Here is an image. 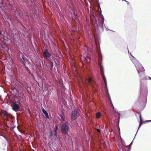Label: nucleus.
I'll list each match as a JSON object with an SVG mask.
<instances>
[{"mask_svg":"<svg viewBox=\"0 0 151 151\" xmlns=\"http://www.w3.org/2000/svg\"><path fill=\"white\" fill-rule=\"evenodd\" d=\"M90 61V58L88 56H87L86 57H85L84 60H81V62L83 63H88Z\"/></svg>","mask_w":151,"mask_h":151,"instance_id":"obj_11","label":"nucleus"},{"mask_svg":"<svg viewBox=\"0 0 151 151\" xmlns=\"http://www.w3.org/2000/svg\"><path fill=\"white\" fill-rule=\"evenodd\" d=\"M58 129V127L57 125H55V128L54 131L55 132H57Z\"/></svg>","mask_w":151,"mask_h":151,"instance_id":"obj_22","label":"nucleus"},{"mask_svg":"<svg viewBox=\"0 0 151 151\" xmlns=\"http://www.w3.org/2000/svg\"><path fill=\"white\" fill-rule=\"evenodd\" d=\"M126 2L127 3L128 5H129V4H130V3L129 2L127 1H126Z\"/></svg>","mask_w":151,"mask_h":151,"instance_id":"obj_29","label":"nucleus"},{"mask_svg":"<svg viewBox=\"0 0 151 151\" xmlns=\"http://www.w3.org/2000/svg\"><path fill=\"white\" fill-rule=\"evenodd\" d=\"M151 122V120H147V121H145V122Z\"/></svg>","mask_w":151,"mask_h":151,"instance_id":"obj_27","label":"nucleus"},{"mask_svg":"<svg viewBox=\"0 0 151 151\" xmlns=\"http://www.w3.org/2000/svg\"><path fill=\"white\" fill-rule=\"evenodd\" d=\"M42 112H43V114L45 115L46 118L47 119H49V115H48V113L43 108L42 109Z\"/></svg>","mask_w":151,"mask_h":151,"instance_id":"obj_12","label":"nucleus"},{"mask_svg":"<svg viewBox=\"0 0 151 151\" xmlns=\"http://www.w3.org/2000/svg\"><path fill=\"white\" fill-rule=\"evenodd\" d=\"M69 6L70 8L71 9V10L74 13V15L75 16V19L76 20H77V19H78L77 16V15H76V14L74 13V10L73 8V6L72 4L71 6Z\"/></svg>","mask_w":151,"mask_h":151,"instance_id":"obj_13","label":"nucleus"},{"mask_svg":"<svg viewBox=\"0 0 151 151\" xmlns=\"http://www.w3.org/2000/svg\"><path fill=\"white\" fill-rule=\"evenodd\" d=\"M138 129H139L138 128ZM138 130H137V131H138ZM137 132H136V133H137Z\"/></svg>","mask_w":151,"mask_h":151,"instance_id":"obj_37","label":"nucleus"},{"mask_svg":"<svg viewBox=\"0 0 151 151\" xmlns=\"http://www.w3.org/2000/svg\"><path fill=\"white\" fill-rule=\"evenodd\" d=\"M116 113H117V114L118 115V123H119V119H120V116L121 115V114H120V113L119 112H117Z\"/></svg>","mask_w":151,"mask_h":151,"instance_id":"obj_21","label":"nucleus"},{"mask_svg":"<svg viewBox=\"0 0 151 151\" xmlns=\"http://www.w3.org/2000/svg\"><path fill=\"white\" fill-rule=\"evenodd\" d=\"M148 78L149 79L151 80V78L150 77H148Z\"/></svg>","mask_w":151,"mask_h":151,"instance_id":"obj_32","label":"nucleus"},{"mask_svg":"<svg viewBox=\"0 0 151 151\" xmlns=\"http://www.w3.org/2000/svg\"><path fill=\"white\" fill-rule=\"evenodd\" d=\"M81 111L79 108H76L73 110L70 115L71 119L72 121L76 120L77 119L79 116Z\"/></svg>","mask_w":151,"mask_h":151,"instance_id":"obj_4","label":"nucleus"},{"mask_svg":"<svg viewBox=\"0 0 151 151\" xmlns=\"http://www.w3.org/2000/svg\"><path fill=\"white\" fill-rule=\"evenodd\" d=\"M37 16V14L36 13L35 14V15H34V16Z\"/></svg>","mask_w":151,"mask_h":151,"instance_id":"obj_33","label":"nucleus"},{"mask_svg":"<svg viewBox=\"0 0 151 151\" xmlns=\"http://www.w3.org/2000/svg\"><path fill=\"white\" fill-rule=\"evenodd\" d=\"M67 2H69L70 1L71 2V0H65Z\"/></svg>","mask_w":151,"mask_h":151,"instance_id":"obj_28","label":"nucleus"},{"mask_svg":"<svg viewBox=\"0 0 151 151\" xmlns=\"http://www.w3.org/2000/svg\"><path fill=\"white\" fill-rule=\"evenodd\" d=\"M55 63L56 64V61H55Z\"/></svg>","mask_w":151,"mask_h":151,"instance_id":"obj_39","label":"nucleus"},{"mask_svg":"<svg viewBox=\"0 0 151 151\" xmlns=\"http://www.w3.org/2000/svg\"><path fill=\"white\" fill-rule=\"evenodd\" d=\"M99 50L100 53H98L99 54L98 58L99 59V60L100 61V62L99 63V66L100 69V72L101 75V76L102 79H103L104 81V83L105 85V89L106 90V94L107 95V96H108V97H109V99H110V97L108 91L106 78L104 74V68L102 64V55L100 48Z\"/></svg>","mask_w":151,"mask_h":151,"instance_id":"obj_2","label":"nucleus"},{"mask_svg":"<svg viewBox=\"0 0 151 151\" xmlns=\"http://www.w3.org/2000/svg\"><path fill=\"white\" fill-rule=\"evenodd\" d=\"M57 93L58 96L60 95V91L59 89L57 90Z\"/></svg>","mask_w":151,"mask_h":151,"instance_id":"obj_25","label":"nucleus"},{"mask_svg":"<svg viewBox=\"0 0 151 151\" xmlns=\"http://www.w3.org/2000/svg\"><path fill=\"white\" fill-rule=\"evenodd\" d=\"M122 150L123 151H124V150L126 151H130V148L129 147H128L127 146H124V147L122 148Z\"/></svg>","mask_w":151,"mask_h":151,"instance_id":"obj_15","label":"nucleus"},{"mask_svg":"<svg viewBox=\"0 0 151 151\" xmlns=\"http://www.w3.org/2000/svg\"><path fill=\"white\" fill-rule=\"evenodd\" d=\"M132 142H133L132 141V142H131V144H130L131 145H132Z\"/></svg>","mask_w":151,"mask_h":151,"instance_id":"obj_35","label":"nucleus"},{"mask_svg":"<svg viewBox=\"0 0 151 151\" xmlns=\"http://www.w3.org/2000/svg\"><path fill=\"white\" fill-rule=\"evenodd\" d=\"M101 18L102 19V20L101 21V26L102 28L104 29V26L106 28V29L107 31H108L109 30H110L109 29H107L106 27L105 26L104 23V16L102 15V14H101V16H100Z\"/></svg>","mask_w":151,"mask_h":151,"instance_id":"obj_10","label":"nucleus"},{"mask_svg":"<svg viewBox=\"0 0 151 151\" xmlns=\"http://www.w3.org/2000/svg\"><path fill=\"white\" fill-rule=\"evenodd\" d=\"M11 106L12 107V109L13 111L15 112L20 111V108L19 104L16 103L14 102L13 104H11Z\"/></svg>","mask_w":151,"mask_h":151,"instance_id":"obj_7","label":"nucleus"},{"mask_svg":"<svg viewBox=\"0 0 151 151\" xmlns=\"http://www.w3.org/2000/svg\"><path fill=\"white\" fill-rule=\"evenodd\" d=\"M96 117L97 118H100L101 116V114L100 113L98 112L96 114Z\"/></svg>","mask_w":151,"mask_h":151,"instance_id":"obj_17","label":"nucleus"},{"mask_svg":"<svg viewBox=\"0 0 151 151\" xmlns=\"http://www.w3.org/2000/svg\"><path fill=\"white\" fill-rule=\"evenodd\" d=\"M54 135L56 137H57V132H55V131H54Z\"/></svg>","mask_w":151,"mask_h":151,"instance_id":"obj_24","label":"nucleus"},{"mask_svg":"<svg viewBox=\"0 0 151 151\" xmlns=\"http://www.w3.org/2000/svg\"><path fill=\"white\" fill-rule=\"evenodd\" d=\"M53 133L52 131H50V132L49 137H51L53 136Z\"/></svg>","mask_w":151,"mask_h":151,"instance_id":"obj_23","label":"nucleus"},{"mask_svg":"<svg viewBox=\"0 0 151 151\" xmlns=\"http://www.w3.org/2000/svg\"><path fill=\"white\" fill-rule=\"evenodd\" d=\"M60 116L61 117L62 120L63 122H64L65 121V116L63 114H61L60 115Z\"/></svg>","mask_w":151,"mask_h":151,"instance_id":"obj_18","label":"nucleus"},{"mask_svg":"<svg viewBox=\"0 0 151 151\" xmlns=\"http://www.w3.org/2000/svg\"><path fill=\"white\" fill-rule=\"evenodd\" d=\"M132 58H130L131 60L134 64L139 74L140 79H147V77L145 76V70L142 65L131 54Z\"/></svg>","mask_w":151,"mask_h":151,"instance_id":"obj_1","label":"nucleus"},{"mask_svg":"<svg viewBox=\"0 0 151 151\" xmlns=\"http://www.w3.org/2000/svg\"><path fill=\"white\" fill-rule=\"evenodd\" d=\"M87 80L89 84L93 88L94 87L95 81L93 78L88 75L87 78Z\"/></svg>","mask_w":151,"mask_h":151,"instance_id":"obj_6","label":"nucleus"},{"mask_svg":"<svg viewBox=\"0 0 151 151\" xmlns=\"http://www.w3.org/2000/svg\"><path fill=\"white\" fill-rule=\"evenodd\" d=\"M22 61L23 62V63L24 64V66H25L26 61L25 59V57H24V56L22 54Z\"/></svg>","mask_w":151,"mask_h":151,"instance_id":"obj_16","label":"nucleus"},{"mask_svg":"<svg viewBox=\"0 0 151 151\" xmlns=\"http://www.w3.org/2000/svg\"><path fill=\"white\" fill-rule=\"evenodd\" d=\"M30 74L31 75V76L32 77H34V75L32 73H31V74Z\"/></svg>","mask_w":151,"mask_h":151,"instance_id":"obj_30","label":"nucleus"},{"mask_svg":"<svg viewBox=\"0 0 151 151\" xmlns=\"http://www.w3.org/2000/svg\"><path fill=\"white\" fill-rule=\"evenodd\" d=\"M138 129H139L138 128ZM138 130H137V131H138ZM137 132H136V133H137Z\"/></svg>","mask_w":151,"mask_h":151,"instance_id":"obj_36","label":"nucleus"},{"mask_svg":"<svg viewBox=\"0 0 151 151\" xmlns=\"http://www.w3.org/2000/svg\"><path fill=\"white\" fill-rule=\"evenodd\" d=\"M48 65H46L47 70L50 72L52 71L53 66V63L50 60H49Z\"/></svg>","mask_w":151,"mask_h":151,"instance_id":"obj_8","label":"nucleus"},{"mask_svg":"<svg viewBox=\"0 0 151 151\" xmlns=\"http://www.w3.org/2000/svg\"><path fill=\"white\" fill-rule=\"evenodd\" d=\"M69 123L68 122H65L62 124L61 126V132L65 135V138H68L69 135L68 134V132L69 130Z\"/></svg>","mask_w":151,"mask_h":151,"instance_id":"obj_3","label":"nucleus"},{"mask_svg":"<svg viewBox=\"0 0 151 151\" xmlns=\"http://www.w3.org/2000/svg\"><path fill=\"white\" fill-rule=\"evenodd\" d=\"M139 119H140V122H139L138 129H139V127L142 124L143 122V121H142V115H141V114L140 113L139 114Z\"/></svg>","mask_w":151,"mask_h":151,"instance_id":"obj_14","label":"nucleus"},{"mask_svg":"<svg viewBox=\"0 0 151 151\" xmlns=\"http://www.w3.org/2000/svg\"><path fill=\"white\" fill-rule=\"evenodd\" d=\"M3 41H4V40H1V42H0V43H1V42L3 43Z\"/></svg>","mask_w":151,"mask_h":151,"instance_id":"obj_31","label":"nucleus"},{"mask_svg":"<svg viewBox=\"0 0 151 151\" xmlns=\"http://www.w3.org/2000/svg\"><path fill=\"white\" fill-rule=\"evenodd\" d=\"M113 111L115 112V113H117V110L115 109V108H113Z\"/></svg>","mask_w":151,"mask_h":151,"instance_id":"obj_26","label":"nucleus"},{"mask_svg":"<svg viewBox=\"0 0 151 151\" xmlns=\"http://www.w3.org/2000/svg\"><path fill=\"white\" fill-rule=\"evenodd\" d=\"M25 67V69L28 72V73L29 74H31V71L30 70H29V69L25 65V66H24Z\"/></svg>","mask_w":151,"mask_h":151,"instance_id":"obj_19","label":"nucleus"},{"mask_svg":"<svg viewBox=\"0 0 151 151\" xmlns=\"http://www.w3.org/2000/svg\"><path fill=\"white\" fill-rule=\"evenodd\" d=\"M138 129H139L138 128ZM138 130H137V131H138ZM137 132H136V133H137Z\"/></svg>","mask_w":151,"mask_h":151,"instance_id":"obj_38","label":"nucleus"},{"mask_svg":"<svg viewBox=\"0 0 151 151\" xmlns=\"http://www.w3.org/2000/svg\"><path fill=\"white\" fill-rule=\"evenodd\" d=\"M28 111H29V112H30V110L29 109H28Z\"/></svg>","mask_w":151,"mask_h":151,"instance_id":"obj_34","label":"nucleus"},{"mask_svg":"<svg viewBox=\"0 0 151 151\" xmlns=\"http://www.w3.org/2000/svg\"><path fill=\"white\" fill-rule=\"evenodd\" d=\"M51 55V54L48 52L47 49L45 50L43 52V55L44 57L47 59H48Z\"/></svg>","mask_w":151,"mask_h":151,"instance_id":"obj_9","label":"nucleus"},{"mask_svg":"<svg viewBox=\"0 0 151 151\" xmlns=\"http://www.w3.org/2000/svg\"><path fill=\"white\" fill-rule=\"evenodd\" d=\"M141 87L140 90V95L139 98H146L147 99V88H145L144 89H142L141 87V81H140Z\"/></svg>","mask_w":151,"mask_h":151,"instance_id":"obj_5","label":"nucleus"},{"mask_svg":"<svg viewBox=\"0 0 151 151\" xmlns=\"http://www.w3.org/2000/svg\"><path fill=\"white\" fill-rule=\"evenodd\" d=\"M108 99L110 101V102L111 103V107H112V108L113 109V108H114V106H113V104H112V101H111V99L110 98V99H109V97H108Z\"/></svg>","mask_w":151,"mask_h":151,"instance_id":"obj_20","label":"nucleus"}]
</instances>
